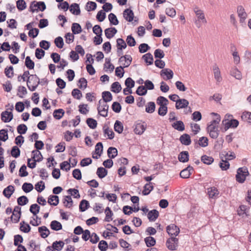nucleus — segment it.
Instances as JSON below:
<instances>
[{"instance_id":"1","label":"nucleus","mask_w":251,"mask_h":251,"mask_svg":"<svg viewBox=\"0 0 251 251\" xmlns=\"http://www.w3.org/2000/svg\"><path fill=\"white\" fill-rule=\"evenodd\" d=\"M212 114L214 115L215 117L208 125L207 131L211 138L216 139L219 135V125L221 121V117L217 113H212Z\"/></svg>"},{"instance_id":"2","label":"nucleus","mask_w":251,"mask_h":251,"mask_svg":"<svg viewBox=\"0 0 251 251\" xmlns=\"http://www.w3.org/2000/svg\"><path fill=\"white\" fill-rule=\"evenodd\" d=\"M194 11L197 18V19L195 20V23L196 26L200 28L201 26V23L206 24L207 23L204 12L198 7L194 8Z\"/></svg>"},{"instance_id":"3","label":"nucleus","mask_w":251,"mask_h":251,"mask_svg":"<svg viewBox=\"0 0 251 251\" xmlns=\"http://www.w3.org/2000/svg\"><path fill=\"white\" fill-rule=\"evenodd\" d=\"M40 84V79L36 75L28 76L27 80V86L31 91H34Z\"/></svg>"},{"instance_id":"4","label":"nucleus","mask_w":251,"mask_h":251,"mask_svg":"<svg viewBox=\"0 0 251 251\" xmlns=\"http://www.w3.org/2000/svg\"><path fill=\"white\" fill-rule=\"evenodd\" d=\"M249 175L248 169L246 167L240 168L237 170V175L236 176V180L240 182H244L246 177Z\"/></svg>"},{"instance_id":"5","label":"nucleus","mask_w":251,"mask_h":251,"mask_svg":"<svg viewBox=\"0 0 251 251\" xmlns=\"http://www.w3.org/2000/svg\"><path fill=\"white\" fill-rule=\"evenodd\" d=\"M108 107V105L105 101L100 100L97 107L99 114L102 117H106L107 116Z\"/></svg>"},{"instance_id":"6","label":"nucleus","mask_w":251,"mask_h":251,"mask_svg":"<svg viewBox=\"0 0 251 251\" xmlns=\"http://www.w3.org/2000/svg\"><path fill=\"white\" fill-rule=\"evenodd\" d=\"M46 8V5L44 2H32L30 6V11L32 12L40 10L42 11H44Z\"/></svg>"},{"instance_id":"7","label":"nucleus","mask_w":251,"mask_h":251,"mask_svg":"<svg viewBox=\"0 0 251 251\" xmlns=\"http://www.w3.org/2000/svg\"><path fill=\"white\" fill-rule=\"evenodd\" d=\"M178 239L177 238L172 237L169 238L166 242L167 248L172 251L176 250L178 246Z\"/></svg>"},{"instance_id":"8","label":"nucleus","mask_w":251,"mask_h":251,"mask_svg":"<svg viewBox=\"0 0 251 251\" xmlns=\"http://www.w3.org/2000/svg\"><path fill=\"white\" fill-rule=\"evenodd\" d=\"M222 123L224 126V129L225 131H226L230 127L235 128L237 127L239 125V122L235 119H233L230 121L225 120L223 121Z\"/></svg>"},{"instance_id":"9","label":"nucleus","mask_w":251,"mask_h":251,"mask_svg":"<svg viewBox=\"0 0 251 251\" xmlns=\"http://www.w3.org/2000/svg\"><path fill=\"white\" fill-rule=\"evenodd\" d=\"M13 106L12 105L11 108L10 109V111L6 110L1 113V119L3 122L8 123L12 120L13 118V115L11 111L13 110Z\"/></svg>"},{"instance_id":"10","label":"nucleus","mask_w":251,"mask_h":251,"mask_svg":"<svg viewBox=\"0 0 251 251\" xmlns=\"http://www.w3.org/2000/svg\"><path fill=\"white\" fill-rule=\"evenodd\" d=\"M131 61L132 57L130 55H125L121 56L119 59V63L122 64V66L125 68L128 67Z\"/></svg>"},{"instance_id":"11","label":"nucleus","mask_w":251,"mask_h":251,"mask_svg":"<svg viewBox=\"0 0 251 251\" xmlns=\"http://www.w3.org/2000/svg\"><path fill=\"white\" fill-rule=\"evenodd\" d=\"M237 12L240 18V23H243L247 17V14L243 7L241 5L238 6L237 8Z\"/></svg>"},{"instance_id":"12","label":"nucleus","mask_w":251,"mask_h":251,"mask_svg":"<svg viewBox=\"0 0 251 251\" xmlns=\"http://www.w3.org/2000/svg\"><path fill=\"white\" fill-rule=\"evenodd\" d=\"M212 70L214 76V78L217 82H221L222 77L221 74V71L217 64H214L212 66Z\"/></svg>"},{"instance_id":"13","label":"nucleus","mask_w":251,"mask_h":251,"mask_svg":"<svg viewBox=\"0 0 251 251\" xmlns=\"http://www.w3.org/2000/svg\"><path fill=\"white\" fill-rule=\"evenodd\" d=\"M167 231L171 236H176L179 233V229L175 225L171 224L167 227Z\"/></svg>"},{"instance_id":"14","label":"nucleus","mask_w":251,"mask_h":251,"mask_svg":"<svg viewBox=\"0 0 251 251\" xmlns=\"http://www.w3.org/2000/svg\"><path fill=\"white\" fill-rule=\"evenodd\" d=\"M231 50L232 51V55L234 64L236 65L239 64L240 62V57L234 45H232L231 47Z\"/></svg>"},{"instance_id":"15","label":"nucleus","mask_w":251,"mask_h":251,"mask_svg":"<svg viewBox=\"0 0 251 251\" xmlns=\"http://www.w3.org/2000/svg\"><path fill=\"white\" fill-rule=\"evenodd\" d=\"M230 75L238 80H241L242 78L241 72L236 67H233L231 69Z\"/></svg>"},{"instance_id":"16","label":"nucleus","mask_w":251,"mask_h":251,"mask_svg":"<svg viewBox=\"0 0 251 251\" xmlns=\"http://www.w3.org/2000/svg\"><path fill=\"white\" fill-rule=\"evenodd\" d=\"M193 171V167L190 166H188L186 168L183 169L180 172V176L183 178H188L191 174V172Z\"/></svg>"},{"instance_id":"17","label":"nucleus","mask_w":251,"mask_h":251,"mask_svg":"<svg viewBox=\"0 0 251 251\" xmlns=\"http://www.w3.org/2000/svg\"><path fill=\"white\" fill-rule=\"evenodd\" d=\"M189 104V101L184 99H179L176 101V107L177 109L180 108H184L188 106Z\"/></svg>"},{"instance_id":"18","label":"nucleus","mask_w":251,"mask_h":251,"mask_svg":"<svg viewBox=\"0 0 251 251\" xmlns=\"http://www.w3.org/2000/svg\"><path fill=\"white\" fill-rule=\"evenodd\" d=\"M123 16L126 21L130 22L133 20L134 13L131 10L126 9L123 12Z\"/></svg>"},{"instance_id":"19","label":"nucleus","mask_w":251,"mask_h":251,"mask_svg":"<svg viewBox=\"0 0 251 251\" xmlns=\"http://www.w3.org/2000/svg\"><path fill=\"white\" fill-rule=\"evenodd\" d=\"M179 140L181 144L185 146L189 145L191 142L190 135L186 133L182 135L179 138Z\"/></svg>"},{"instance_id":"20","label":"nucleus","mask_w":251,"mask_h":251,"mask_svg":"<svg viewBox=\"0 0 251 251\" xmlns=\"http://www.w3.org/2000/svg\"><path fill=\"white\" fill-rule=\"evenodd\" d=\"M146 128V125L139 123L135 126L134 131L136 134L141 135L145 131Z\"/></svg>"},{"instance_id":"21","label":"nucleus","mask_w":251,"mask_h":251,"mask_svg":"<svg viewBox=\"0 0 251 251\" xmlns=\"http://www.w3.org/2000/svg\"><path fill=\"white\" fill-rule=\"evenodd\" d=\"M172 127L175 129L182 131L185 129L184 123L181 121H177L172 124Z\"/></svg>"},{"instance_id":"22","label":"nucleus","mask_w":251,"mask_h":251,"mask_svg":"<svg viewBox=\"0 0 251 251\" xmlns=\"http://www.w3.org/2000/svg\"><path fill=\"white\" fill-rule=\"evenodd\" d=\"M104 32L106 37L108 39H110L115 35L117 30L115 27H110L106 28Z\"/></svg>"},{"instance_id":"23","label":"nucleus","mask_w":251,"mask_h":251,"mask_svg":"<svg viewBox=\"0 0 251 251\" xmlns=\"http://www.w3.org/2000/svg\"><path fill=\"white\" fill-rule=\"evenodd\" d=\"M38 231L40 233L41 236L45 238L47 237L50 234V230L45 226H42L38 228Z\"/></svg>"},{"instance_id":"24","label":"nucleus","mask_w":251,"mask_h":251,"mask_svg":"<svg viewBox=\"0 0 251 251\" xmlns=\"http://www.w3.org/2000/svg\"><path fill=\"white\" fill-rule=\"evenodd\" d=\"M14 190V187L13 186L9 185L4 189L3 194L6 198H9L13 193Z\"/></svg>"},{"instance_id":"25","label":"nucleus","mask_w":251,"mask_h":251,"mask_svg":"<svg viewBox=\"0 0 251 251\" xmlns=\"http://www.w3.org/2000/svg\"><path fill=\"white\" fill-rule=\"evenodd\" d=\"M178 160L179 161L185 163L189 160V153L187 151L181 152L178 155Z\"/></svg>"},{"instance_id":"26","label":"nucleus","mask_w":251,"mask_h":251,"mask_svg":"<svg viewBox=\"0 0 251 251\" xmlns=\"http://www.w3.org/2000/svg\"><path fill=\"white\" fill-rule=\"evenodd\" d=\"M158 216L159 213L155 209L149 211L148 214V217L151 221H154L158 218Z\"/></svg>"},{"instance_id":"27","label":"nucleus","mask_w":251,"mask_h":251,"mask_svg":"<svg viewBox=\"0 0 251 251\" xmlns=\"http://www.w3.org/2000/svg\"><path fill=\"white\" fill-rule=\"evenodd\" d=\"M160 75H165L167 76V79H170L173 77L174 73L170 69H164L161 70Z\"/></svg>"},{"instance_id":"28","label":"nucleus","mask_w":251,"mask_h":251,"mask_svg":"<svg viewBox=\"0 0 251 251\" xmlns=\"http://www.w3.org/2000/svg\"><path fill=\"white\" fill-rule=\"evenodd\" d=\"M207 193L210 198H215L219 195L218 190L215 187L208 188L207 189Z\"/></svg>"},{"instance_id":"29","label":"nucleus","mask_w":251,"mask_h":251,"mask_svg":"<svg viewBox=\"0 0 251 251\" xmlns=\"http://www.w3.org/2000/svg\"><path fill=\"white\" fill-rule=\"evenodd\" d=\"M70 11L76 15H78L80 13L79 5L77 3L72 4L70 7Z\"/></svg>"},{"instance_id":"30","label":"nucleus","mask_w":251,"mask_h":251,"mask_svg":"<svg viewBox=\"0 0 251 251\" xmlns=\"http://www.w3.org/2000/svg\"><path fill=\"white\" fill-rule=\"evenodd\" d=\"M142 58L144 60L147 65H151L153 63V56L151 53H147L142 56Z\"/></svg>"},{"instance_id":"31","label":"nucleus","mask_w":251,"mask_h":251,"mask_svg":"<svg viewBox=\"0 0 251 251\" xmlns=\"http://www.w3.org/2000/svg\"><path fill=\"white\" fill-rule=\"evenodd\" d=\"M48 202L50 205L56 206L59 203V197L55 195L50 196L48 199Z\"/></svg>"},{"instance_id":"32","label":"nucleus","mask_w":251,"mask_h":251,"mask_svg":"<svg viewBox=\"0 0 251 251\" xmlns=\"http://www.w3.org/2000/svg\"><path fill=\"white\" fill-rule=\"evenodd\" d=\"M117 52H119V50H122L123 49H125L126 47V44L123 39L118 38L117 40Z\"/></svg>"},{"instance_id":"33","label":"nucleus","mask_w":251,"mask_h":251,"mask_svg":"<svg viewBox=\"0 0 251 251\" xmlns=\"http://www.w3.org/2000/svg\"><path fill=\"white\" fill-rule=\"evenodd\" d=\"M50 227L52 229L56 231L62 229V226L61 224L57 221H52L50 223Z\"/></svg>"},{"instance_id":"34","label":"nucleus","mask_w":251,"mask_h":251,"mask_svg":"<svg viewBox=\"0 0 251 251\" xmlns=\"http://www.w3.org/2000/svg\"><path fill=\"white\" fill-rule=\"evenodd\" d=\"M118 154L117 150L114 147H110L107 150V155L109 158H114Z\"/></svg>"},{"instance_id":"35","label":"nucleus","mask_w":251,"mask_h":251,"mask_svg":"<svg viewBox=\"0 0 251 251\" xmlns=\"http://www.w3.org/2000/svg\"><path fill=\"white\" fill-rule=\"evenodd\" d=\"M153 188V186L152 185V183L149 182V183L146 184L144 187V190L142 192V193L144 195H148L151 191L152 190Z\"/></svg>"},{"instance_id":"36","label":"nucleus","mask_w":251,"mask_h":251,"mask_svg":"<svg viewBox=\"0 0 251 251\" xmlns=\"http://www.w3.org/2000/svg\"><path fill=\"white\" fill-rule=\"evenodd\" d=\"M32 153L33 154L32 158L34 159V160L37 162H40L42 160L43 156L40 151L38 150H35L32 151Z\"/></svg>"},{"instance_id":"37","label":"nucleus","mask_w":251,"mask_h":251,"mask_svg":"<svg viewBox=\"0 0 251 251\" xmlns=\"http://www.w3.org/2000/svg\"><path fill=\"white\" fill-rule=\"evenodd\" d=\"M111 91L115 93H119L122 90V87L119 82H115L111 85Z\"/></svg>"},{"instance_id":"38","label":"nucleus","mask_w":251,"mask_h":251,"mask_svg":"<svg viewBox=\"0 0 251 251\" xmlns=\"http://www.w3.org/2000/svg\"><path fill=\"white\" fill-rule=\"evenodd\" d=\"M107 174V171L103 167H99L97 169V175L100 178L104 177Z\"/></svg>"},{"instance_id":"39","label":"nucleus","mask_w":251,"mask_h":251,"mask_svg":"<svg viewBox=\"0 0 251 251\" xmlns=\"http://www.w3.org/2000/svg\"><path fill=\"white\" fill-rule=\"evenodd\" d=\"M64 243L62 241H55L52 244L53 249L55 250L60 251L63 248Z\"/></svg>"},{"instance_id":"40","label":"nucleus","mask_w":251,"mask_h":251,"mask_svg":"<svg viewBox=\"0 0 251 251\" xmlns=\"http://www.w3.org/2000/svg\"><path fill=\"white\" fill-rule=\"evenodd\" d=\"M102 97L103 100L101 101H105L107 102L110 101L112 99V96L111 94L108 91H104L102 93Z\"/></svg>"},{"instance_id":"41","label":"nucleus","mask_w":251,"mask_h":251,"mask_svg":"<svg viewBox=\"0 0 251 251\" xmlns=\"http://www.w3.org/2000/svg\"><path fill=\"white\" fill-rule=\"evenodd\" d=\"M201 161L207 165H210L214 161V159L211 156H208L206 155H202L201 157Z\"/></svg>"},{"instance_id":"42","label":"nucleus","mask_w":251,"mask_h":251,"mask_svg":"<svg viewBox=\"0 0 251 251\" xmlns=\"http://www.w3.org/2000/svg\"><path fill=\"white\" fill-rule=\"evenodd\" d=\"M64 114V111L62 109H56L54 111L53 115L56 119H61Z\"/></svg>"},{"instance_id":"43","label":"nucleus","mask_w":251,"mask_h":251,"mask_svg":"<svg viewBox=\"0 0 251 251\" xmlns=\"http://www.w3.org/2000/svg\"><path fill=\"white\" fill-rule=\"evenodd\" d=\"M155 108V104L154 102H149L146 107V111L149 113H153Z\"/></svg>"},{"instance_id":"44","label":"nucleus","mask_w":251,"mask_h":251,"mask_svg":"<svg viewBox=\"0 0 251 251\" xmlns=\"http://www.w3.org/2000/svg\"><path fill=\"white\" fill-rule=\"evenodd\" d=\"M242 119L251 124V112H244L241 116Z\"/></svg>"},{"instance_id":"45","label":"nucleus","mask_w":251,"mask_h":251,"mask_svg":"<svg viewBox=\"0 0 251 251\" xmlns=\"http://www.w3.org/2000/svg\"><path fill=\"white\" fill-rule=\"evenodd\" d=\"M89 206V203L86 200H83L81 201L79 204V210L81 212L85 211Z\"/></svg>"},{"instance_id":"46","label":"nucleus","mask_w":251,"mask_h":251,"mask_svg":"<svg viewBox=\"0 0 251 251\" xmlns=\"http://www.w3.org/2000/svg\"><path fill=\"white\" fill-rule=\"evenodd\" d=\"M114 129L119 133H121L123 131V126L122 123L119 121H116L114 124Z\"/></svg>"},{"instance_id":"47","label":"nucleus","mask_w":251,"mask_h":251,"mask_svg":"<svg viewBox=\"0 0 251 251\" xmlns=\"http://www.w3.org/2000/svg\"><path fill=\"white\" fill-rule=\"evenodd\" d=\"M25 65L29 69H33L34 68V62L31 60L29 56H27L25 58Z\"/></svg>"},{"instance_id":"48","label":"nucleus","mask_w":251,"mask_h":251,"mask_svg":"<svg viewBox=\"0 0 251 251\" xmlns=\"http://www.w3.org/2000/svg\"><path fill=\"white\" fill-rule=\"evenodd\" d=\"M63 203L66 207H71L73 205V201L71 197L70 196H66L64 199Z\"/></svg>"},{"instance_id":"49","label":"nucleus","mask_w":251,"mask_h":251,"mask_svg":"<svg viewBox=\"0 0 251 251\" xmlns=\"http://www.w3.org/2000/svg\"><path fill=\"white\" fill-rule=\"evenodd\" d=\"M145 242L147 247H151L155 245V239L151 236H149L145 239Z\"/></svg>"},{"instance_id":"50","label":"nucleus","mask_w":251,"mask_h":251,"mask_svg":"<svg viewBox=\"0 0 251 251\" xmlns=\"http://www.w3.org/2000/svg\"><path fill=\"white\" fill-rule=\"evenodd\" d=\"M20 229L25 233H28L30 230V227L28 224L23 222L20 223Z\"/></svg>"},{"instance_id":"51","label":"nucleus","mask_w":251,"mask_h":251,"mask_svg":"<svg viewBox=\"0 0 251 251\" xmlns=\"http://www.w3.org/2000/svg\"><path fill=\"white\" fill-rule=\"evenodd\" d=\"M71 159H69V162L67 161H63L62 163L60 164V168L62 170H64L66 172H68L70 170L71 168Z\"/></svg>"},{"instance_id":"52","label":"nucleus","mask_w":251,"mask_h":251,"mask_svg":"<svg viewBox=\"0 0 251 251\" xmlns=\"http://www.w3.org/2000/svg\"><path fill=\"white\" fill-rule=\"evenodd\" d=\"M156 103L158 105L161 106V105H165V103L168 104V100L163 96H159L156 100Z\"/></svg>"},{"instance_id":"53","label":"nucleus","mask_w":251,"mask_h":251,"mask_svg":"<svg viewBox=\"0 0 251 251\" xmlns=\"http://www.w3.org/2000/svg\"><path fill=\"white\" fill-rule=\"evenodd\" d=\"M72 30L74 34H78L81 31V27L77 23H74L72 25Z\"/></svg>"},{"instance_id":"54","label":"nucleus","mask_w":251,"mask_h":251,"mask_svg":"<svg viewBox=\"0 0 251 251\" xmlns=\"http://www.w3.org/2000/svg\"><path fill=\"white\" fill-rule=\"evenodd\" d=\"M88 126L92 129H95L97 126L96 120L92 118H88L86 120Z\"/></svg>"},{"instance_id":"55","label":"nucleus","mask_w":251,"mask_h":251,"mask_svg":"<svg viewBox=\"0 0 251 251\" xmlns=\"http://www.w3.org/2000/svg\"><path fill=\"white\" fill-rule=\"evenodd\" d=\"M22 189L25 192L28 193L33 190V186L32 184L25 182L23 185Z\"/></svg>"},{"instance_id":"56","label":"nucleus","mask_w":251,"mask_h":251,"mask_svg":"<svg viewBox=\"0 0 251 251\" xmlns=\"http://www.w3.org/2000/svg\"><path fill=\"white\" fill-rule=\"evenodd\" d=\"M103 151V146L101 142L98 143L95 146V153L100 156Z\"/></svg>"},{"instance_id":"57","label":"nucleus","mask_w":251,"mask_h":251,"mask_svg":"<svg viewBox=\"0 0 251 251\" xmlns=\"http://www.w3.org/2000/svg\"><path fill=\"white\" fill-rule=\"evenodd\" d=\"M167 105V104L165 103V105H161V106L159 107L158 111L159 115L164 116L166 114L168 110Z\"/></svg>"},{"instance_id":"58","label":"nucleus","mask_w":251,"mask_h":251,"mask_svg":"<svg viewBox=\"0 0 251 251\" xmlns=\"http://www.w3.org/2000/svg\"><path fill=\"white\" fill-rule=\"evenodd\" d=\"M4 73L7 77L12 78L14 75L13 67L11 66L6 68L4 70Z\"/></svg>"},{"instance_id":"59","label":"nucleus","mask_w":251,"mask_h":251,"mask_svg":"<svg viewBox=\"0 0 251 251\" xmlns=\"http://www.w3.org/2000/svg\"><path fill=\"white\" fill-rule=\"evenodd\" d=\"M27 130V126L25 124H21L17 127V132L21 135L25 134Z\"/></svg>"},{"instance_id":"60","label":"nucleus","mask_w":251,"mask_h":251,"mask_svg":"<svg viewBox=\"0 0 251 251\" xmlns=\"http://www.w3.org/2000/svg\"><path fill=\"white\" fill-rule=\"evenodd\" d=\"M108 19L110 23L113 25H117L119 23L116 16L113 13H110L108 15Z\"/></svg>"},{"instance_id":"61","label":"nucleus","mask_w":251,"mask_h":251,"mask_svg":"<svg viewBox=\"0 0 251 251\" xmlns=\"http://www.w3.org/2000/svg\"><path fill=\"white\" fill-rule=\"evenodd\" d=\"M208 140L207 137H202L199 139L198 143L200 146L202 147H206L208 146Z\"/></svg>"},{"instance_id":"62","label":"nucleus","mask_w":251,"mask_h":251,"mask_svg":"<svg viewBox=\"0 0 251 251\" xmlns=\"http://www.w3.org/2000/svg\"><path fill=\"white\" fill-rule=\"evenodd\" d=\"M40 206L37 204H33L30 207V211L34 215H36L39 213Z\"/></svg>"},{"instance_id":"63","label":"nucleus","mask_w":251,"mask_h":251,"mask_svg":"<svg viewBox=\"0 0 251 251\" xmlns=\"http://www.w3.org/2000/svg\"><path fill=\"white\" fill-rule=\"evenodd\" d=\"M147 93V90L144 86H140L136 90V93L139 96H144Z\"/></svg>"},{"instance_id":"64","label":"nucleus","mask_w":251,"mask_h":251,"mask_svg":"<svg viewBox=\"0 0 251 251\" xmlns=\"http://www.w3.org/2000/svg\"><path fill=\"white\" fill-rule=\"evenodd\" d=\"M45 188V183L43 181L38 182L35 185V189L39 192H41Z\"/></svg>"}]
</instances>
